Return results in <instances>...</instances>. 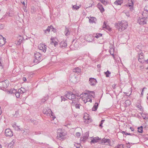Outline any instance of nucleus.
<instances>
[{"label":"nucleus","mask_w":148,"mask_h":148,"mask_svg":"<svg viewBox=\"0 0 148 148\" xmlns=\"http://www.w3.org/2000/svg\"><path fill=\"white\" fill-rule=\"evenodd\" d=\"M127 23L125 21H122L115 24V27L120 32L124 30L127 28Z\"/></svg>","instance_id":"obj_1"},{"label":"nucleus","mask_w":148,"mask_h":148,"mask_svg":"<svg viewBox=\"0 0 148 148\" xmlns=\"http://www.w3.org/2000/svg\"><path fill=\"white\" fill-rule=\"evenodd\" d=\"M34 56L35 59H34L33 62L35 64L38 63L42 60V55L39 52H36L34 53Z\"/></svg>","instance_id":"obj_2"},{"label":"nucleus","mask_w":148,"mask_h":148,"mask_svg":"<svg viewBox=\"0 0 148 148\" xmlns=\"http://www.w3.org/2000/svg\"><path fill=\"white\" fill-rule=\"evenodd\" d=\"M57 136L56 137V139L60 140H63L65 137L64 134L62 132H58Z\"/></svg>","instance_id":"obj_3"},{"label":"nucleus","mask_w":148,"mask_h":148,"mask_svg":"<svg viewBox=\"0 0 148 148\" xmlns=\"http://www.w3.org/2000/svg\"><path fill=\"white\" fill-rule=\"evenodd\" d=\"M42 112L44 114L46 115L48 114H51V116L53 117L52 118H53V119L56 118L53 115V113L50 109H48V110L46 109H44L43 110Z\"/></svg>","instance_id":"obj_4"},{"label":"nucleus","mask_w":148,"mask_h":148,"mask_svg":"<svg viewBox=\"0 0 148 148\" xmlns=\"http://www.w3.org/2000/svg\"><path fill=\"white\" fill-rule=\"evenodd\" d=\"M79 95L77 93H76V94H74L72 92V95H71V99L72 101L73 102H74L73 101H78V99H79Z\"/></svg>","instance_id":"obj_5"},{"label":"nucleus","mask_w":148,"mask_h":148,"mask_svg":"<svg viewBox=\"0 0 148 148\" xmlns=\"http://www.w3.org/2000/svg\"><path fill=\"white\" fill-rule=\"evenodd\" d=\"M8 86V84L6 83L5 81L0 82V88L1 90H5L6 88Z\"/></svg>","instance_id":"obj_6"},{"label":"nucleus","mask_w":148,"mask_h":148,"mask_svg":"<svg viewBox=\"0 0 148 148\" xmlns=\"http://www.w3.org/2000/svg\"><path fill=\"white\" fill-rule=\"evenodd\" d=\"M89 115L87 114H85L84 118L85 119L84 123L86 124H88L90 123L92 121L91 119L89 116Z\"/></svg>","instance_id":"obj_7"},{"label":"nucleus","mask_w":148,"mask_h":148,"mask_svg":"<svg viewBox=\"0 0 148 148\" xmlns=\"http://www.w3.org/2000/svg\"><path fill=\"white\" fill-rule=\"evenodd\" d=\"M5 134L7 136L10 137L13 135L12 132L10 129H7L5 130Z\"/></svg>","instance_id":"obj_8"},{"label":"nucleus","mask_w":148,"mask_h":148,"mask_svg":"<svg viewBox=\"0 0 148 148\" xmlns=\"http://www.w3.org/2000/svg\"><path fill=\"white\" fill-rule=\"evenodd\" d=\"M97 82V81L96 79L92 78H89V83L91 86L95 85Z\"/></svg>","instance_id":"obj_9"},{"label":"nucleus","mask_w":148,"mask_h":148,"mask_svg":"<svg viewBox=\"0 0 148 148\" xmlns=\"http://www.w3.org/2000/svg\"><path fill=\"white\" fill-rule=\"evenodd\" d=\"M6 38L3 37L1 35V36L0 40V47H1L6 42Z\"/></svg>","instance_id":"obj_10"},{"label":"nucleus","mask_w":148,"mask_h":148,"mask_svg":"<svg viewBox=\"0 0 148 148\" xmlns=\"http://www.w3.org/2000/svg\"><path fill=\"white\" fill-rule=\"evenodd\" d=\"M139 24L144 25L146 24L147 21L146 18L143 17H141V18L139 17Z\"/></svg>","instance_id":"obj_11"},{"label":"nucleus","mask_w":148,"mask_h":148,"mask_svg":"<svg viewBox=\"0 0 148 148\" xmlns=\"http://www.w3.org/2000/svg\"><path fill=\"white\" fill-rule=\"evenodd\" d=\"M47 46L44 45H40L38 46V48L40 50L43 51L44 52H45L46 50Z\"/></svg>","instance_id":"obj_12"},{"label":"nucleus","mask_w":148,"mask_h":148,"mask_svg":"<svg viewBox=\"0 0 148 148\" xmlns=\"http://www.w3.org/2000/svg\"><path fill=\"white\" fill-rule=\"evenodd\" d=\"M128 4L127 5V6L131 7L130 8V10L131 11H132L133 10L132 6L133 5V2L134 1V0H130V1H128Z\"/></svg>","instance_id":"obj_13"},{"label":"nucleus","mask_w":148,"mask_h":148,"mask_svg":"<svg viewBox=\"0 0 148 148\" xmlns=\"http://www.w3.org/2000/svg\"><path fill=\"white\" fill-rule=\"evenodd\" d=\"M108 143L110 145L111 144V141L110 139L106 138H103L101 140V143Z\"/></svg>","instance_id":"obj_14"},{"label":"nucleus","mask_w":148,"mask_h":148,"mask_svg":"<svg viewBox=\"0 0 148 148\" xmlns=\"http://www.w3.org/2000/svg\"><path fill=\"white\" fill-rule=\"evenodd\" d=\"M101 139V138H99V137H94L91 140V142L95 143L98 142Z\"/></svg>","instance_id":"obj_15"},{"label":"nucleus","mask_w":148,"mask_h":148,"mask_svg":"<svg viewBox=\"0 0 148 148\" xmlns=\"http://www.w3.org/2000/svg\"><path fill=\"white\" fill-rule=\"evenodd\" d=\"M77 42H75L74 45H71L70 46L71 49H72V50H76L78 47Z\"/></svg>","instance_id":"obj_16"},{"label":"nucleus","mask_w":148,"mask_h":148,"mask_svg":"<svg viewBox=\"0 0 148 148\" xmlns=\"http://www.w3.org/2000/svg\"><path fill=\"white\" fill-rule=\"evenodd\" d=\"M142 17L147 18L148 17V12L147 10H145L142 14Z\"/></svg>","instance_id":"obj_17"},{"label":"nucleus","mask_w":148,"mask_h":148,"mask_svg":"<svg viewBox=\"0 0 148 148\" xmlns=\"http://www.w3.org/2000/svg\"><path fill=\"white\" fill-rule=\"evenodd\" d=\"M89 18V22L90 23H96L97 19L95 17H90Z\"/></svg>","instance_id":"obj_18"},{"label":"nucleus","mask_w":148,"mask_h":148,"mask_svg":"<svg viewBox=\"0 0 148 148\" xmlns=\"http://www.w3.org/2000/svg\"><path fill=\"white\" fill-rule=\"evenodd\" d=\"M71 95H72V92H67V94L65 95L64 96L66 98L70 100L71 99Z\"/></svg>","instance_id":"obj_19"},{"label":"nucleus","mask_w":148,"mask_h":148,"mask_svg":"<svg viewBox=\"0 0 148 148\" xmlns=\"http://www.w3.org/2000/svg\"><path fill=\"white\" fill-rule=\"evenodd\" d=\"M97 7L99 9L101 12L102 13L104 11V10L102 5L100 3H98L97 5Z\"/></svg>","instance_id":"obj_20"},{"label":"nucleus","mask_w":148,"mask_h":148,"mask_svg":"<svg viewBox=\"0 0 148 148\" xmlns=\"http://www.w3.org/2000/svg\"><path fill=\"white\" fill-rule=\"evenodd\" d=\"M67 45V43L65 41H61L60 43V47L61 48H65L66 47Z\"/></svg>","instance_id":"obj_21"},{"label":"nucleus","mask_w":148,"mask_h":148,"mask_svg":"<svg viewBox=\"0 0 148 148\" xmlns=\"http://www.w3.org/2000/svg\"><path fill=\"white\" fill-rule=\"evenodd\" d=\"M87 37V40L89 42H92L94 39V36L92 34L88 35Z\"/></svg>","instance_id":"obj_22"},{"label":"nucleus","mask_w":148,"mask_h":148,"mask_svg":"<svg viewBox=\"0 0 148 148\" xmlns=\"http://www.w3.org/2000/svg\"><path fill=\"white\" fill-rule=\"evenodd\" d=\"M51 29H54V28L53 27L52 25L49 26L46 29L44 30L45 33L46 34L47 31L48 32H49Z\"/></svg>","instance_id":"obj_23"},{"label":"nucleus","mask_w":148,"mask_h":148,"mask_svg":"<svg viewBox=\"0 0 148 148\" xmlns=\"http://www.w3.org/2000/svg\"><path fill=\"white\" fill-rule=\"evenodd\" d=\"M123 3V0H117L114 2V4L116 5H120Z\"/></svg>","instance_id":"obj_24"},{"label":"nucleus","mask_w":148,"mask_h":148,"mask_svg":"<svg viewBox=\"0 0 148 148\" xmlns=\"http://www.w3.org/2000/svg\"><path fill=\"white\" fill-rule=\"evenodd\" d=\"M73 72L78 73L81 72V70L80 68L78 67H76L73 69Z\"/></svg>","instance_id":"obj_25"},{"label":"nucleus","mask_w":148,"mask_h":148,"mask_svg":"<svg viewBox=\"0 0 148 148\" xmlns=\"http://www.w3.org/2000/svg\"><path fill=\"white\" fill-rule=\"evenodd\" d=\"M98 106V103H95V105L92 108V110L94 111H96Z\"/></svg>","instance_id":"obj_26"},{"label":"nucleus","mask_w":148,"mask_h":148,"mask_svg":"<svg viewBox=\"0 0 148 148\" xmlns=\"http://www.w3.org/2000/svg\"><path fill=\"white\" fill-rule=\"evenodd\" d=\"M64 33H65L66 36H68L70 33L69 29L66 27H65V29L64 31Z\"/></svg>","instance_id":"obj_27"},{"label":"nucleus","mask_w":148,"mask_h":148,"mask_svg":"<svg viewBox=\"0 0 148 148\" xmlns=\"http://www.w3.org/2000/svg\"><path fill=\"white\" fill-rule=\"evenodd\" d=\"M16 92V90L14 89H11L10 90L8 91V92L10 94H15Z\"/></svg>","instance_id":"obj_28"},{"label":"nucleus","mask_w":148,"mask_h":148,"mask_svg":"<svg viewBox=\"0 0 148 148\" xmlns=\"http://www.w3.org/2000/svg\"><path fill=\"white\" fill-rule=\"evenodd\" d=\"M18 90V92H20L21 94L25 92L26 90L24 88L21 87L20 89H19Z\"/></svg>","instance_id":"obj_29"},{"label":"nucleus","mask_w":148,"mask_h":148,"mask_svg":"<svg viewBox=\"0 0 148 148\" xmlns=\"http://www.w3.org/2000/svg\"><path fill=\"white\" fill-rule=\"evenodd\" d=\"M126 106H130L131 104V101L129 100H126L125 102Z\"/></svg>","instance_id":"obj_30"},{"label":"nucleus","mask_w":148,"mask_h":148,"mask_svg":"<svg viewBox=\"0 0 148 148\" xmlns=\"http://www.w3.org/2000/svg\"><path fill=\"white\" fill-rule=\"evenodd\" d=\"M114 148H124L123 145V144H118Z\"/></svg>","instance_id":"obj_31"},{"label":"nucleus","mask_w":148,"mask_h":148,"mask_svg":"<svg viewBox=\"0 0 148 148\" xmlns=\"http://www.w3.org/2000/svg\"><path fill=\"white\" fill-rule=\"evenodd\" d=\"M142 113H143V112ZM140 113L141 114L142 116L144 119H147V115H146V114L141 113Z\"/></svg>","instance_id":"obj_32"},{"label":"nucleus","mask_w":148,"mask_h":148,"mask_svg":"<svg viewBox=\"0 0 148 148\" xmlns=\"http://www.w3.org/2000/svg\"><path fill=\"white\" fill-rule=\"evenodd\" d=\"M15 140H13L12 141L9 145L8 146H10L11 148H12L13 145L15 143Z\"/></svg>","instance_id":"obj_33"},{"label":"nucleus","mask_w":148,"mask_h":148,"mask_svg":"<svg viewBox=\"0 0 148 148\" xmlns=\"http://www.w3.org/2000/svg\"><path fill=\"white\" fill-rule=\"evenodd\" d=\"M88 93L90 94L93 98H94L95 97V95L94 92L93 91H88Z\"/></svg>","instance_id":"obj_34"},{"label":"nucleus","mask_w":148,"mask_h":148,"mask_svg":"<svg viewBox=\"0 0 148 148\" xmlns=\"http://www.w3.org/2000/svg\"><path fill=\"white\" fill-rule=\"evenodd\" d=\"M141 51H139V59H142L144 58V56L143 55V53L142 52H141Z\"/></svg>","instance_id":"obj_35"},{"label":"nucleus","mask_w":148,"mask_h":148,"mask_svg":"<svg viewBox=\"0 0 148 148\" xmlns=\"http://www.w3.org/2000/svg\"><path fill=\"white\" fill-rule=\"evenodd\" d=\"M44 132H40L39 131L35 132V134L36 135H39L40 134H43Z\"/></svg>","instance_id":"obj_36"},{"label":"nucleus","mask_w":148,"mask_h":148,"mask_svg":"<svg viewBox=\"0 0 148 148\" xmlns=\"http://www.w3.org/2000/svg\"><path fill=\"white\" fill-rule=\"evenodd\" d=\"M34 125H36L38 124V122L35 120H32L31 119H30L29 120Z\"/></svg>","instance_id":"obj_37"},{"label":"nucleus","mask_w":148,"mask_h":148,"mask_svg":"<svg viewBox=\"0 0 148 148\" xmlns=\"http://www.w3.org/2000/svg\"><path fill=\"white\" fill-rule=\"evenodd\" d=\"M100 1L105 5H106L107 3V2L105 0H100Z\"/></svg>","instance_id":"obj_38"},{"label":"nucleus","mask_w":148,"mask_h":148,"mask_svg":"<svg viewBox=\"0 0 148 148\" xmlns=\"http://www.w3.org/2000/svg\"><path fill=\"white\" fill-rule=\"evenodd\" d=\"M102 35V34L100 33L96 34V36H95V37L98 38L100 37H101Z\"/></svg>","instance_id":"obj_39"},{"label":"nucleus","mask_w":148,"mask_h":148,"mask_svg":"<svg viewBox=\"0 0 148 148\" xmlns=\"http://www.w3.org/2000/svg\"><path fill=\"white\" fill-rule=\"evenodd\" d=\"M111 73L108 70L106 72H105V74L106 75V77H109V75Z\"/></svg>","instance_id":"obj_40"},{"label":"nucleus","mask_w":148,"mask_h":148,"mask_svg":"<svg viewBox=\"0 0 148 148\" xmlns=\"http://www.w3.org/2000/svg\"><path fill=\"white\" fill-rule=\"evenodd\" d=\"M20 93H21L20 92H18V91L17 92H16V93H15V95L17 98H19V97L20 96Z\"/></svg>","instance_id":"obj_41"},{"label":"nucleus","mask_w":148,"mask_h":148,"mask_svg":"<svg viewBox=\"0 0 148 148\" xmlns=\"http://www.w3.org/2000/svg\"><path fill=\"white\" fill-rule=\"evenodd\" d=\"M23 40H24V39L22 37H21L20 39H19L18 42V45H20L21 44V42H22Z\"/></svg>","instance_id":"obj_42"},{"label":"nucleus","mask_w":148,"mask_h":148,"mask_svg":"<svg viewBox=\"0 0 148 148\" xmlns=\"http://www.w3.org/2000/svg\"><path fill=\"white\" fill-rule=\"evenodd\" d=\"M51 42L50 44L51 45H53V43H54V42H56L54 40V38H51Z\"/></svg>","instance_id":"obj_43"},{"label":"nucleus","mask_w":148,"mask_h":148,"mask_svg":"<svg viewBox=\"0 0 148 148\" xmlns=\"http://www.w3.org/2000/svg\"><path fill=\"white\" fill-rule=\"evenodd\" d=\"M72 8L76 10H77L79 8V6H77L76 5H74L73 6Z\"/></svg>","instance_id":"obj_44"},{"label":"nucleus","mask_w":148,"mask_h":148,"mask_svg":"<svg viewBox=\"0 0 148 148\" xmlns=\"http://www.w3.org/2000/svg\"><path fill=\"white\" fill-rule=\"evenodd\" d=\"M143 127L142 126L139 127V133H142L143 132Z\"/></svg>","instance_id":"obj_45"},{"label":"nucleus","mask_w":148,"mask_h":148,"mask_svg":"<svg viewBox=\"0 0 148 148\" xmlns=\"http://www.w3.org/2000/svg\"><path fill=\"white\" fill-rule=\"evenodd\" d=\"M89 136V134L88 133H86L85 134V136H84V137L85 140L87 139Z\"/></svg>","instance_id":"obj_46"},{"label":"nucleus","mask_w":148,"mask_h":148,"mask_svg":"<svg viewBox=\"0 0 148 148\" xmlns=\"http://www.w3.org/2000/svg\"><path fill=\"white\" fill-rule=\"evenodd\" d=\"M15 130L17 131H20L21 130L20 128H19V127L18 126H17L16 127L14 128Z\"/></svg>","instance_id":"obj_47"},{"label":"nucleus","mask_w":148,"mask_h":148,"mask_svg":"<svg viewBox=\"0 0 148 148\" xmlns=\"http://www.w3.org/2000/svg\"><path fill=\"white\" fill-rule=\"evenodd\" d=\"M24 6L23 8V9L24 10V11L25 12H27V9H26V6Z\"/></svg>","instance_id":"obj_48"},{"label":"nucleus","mask_w":148,"mask_h":148,"mask_svg":"<svg viewBox=\"0 0 148 148\" xmlns=\"http://www.w3.org/2000/svg\"><path fill=\"white\" fill-rule=\"evenodd\" d=\"M47 99V97L45 98L44 99L43 98L41 100V102L42 103H44L46 100Z\"/></svg>","instance_id":"obj_49"},{"label":"nucleus","mask_w":148,"mask_h":148,"mask_svg":"<svg viewBox=\"0 0 148 148\" xmlns=\"http://www.w3.org/2000/svg\"><path fill=\"white\" fill-rule=\"evenodd\" d=\"M75 135L77 137H79L80 136V133L79 132H76Z\"/></svg>","instance_id":"obj_50"},{"label":"nucleus","mask_w":148,"mask_h":148,"mask_svg":"<svg viewBox=\"0 0 148 148\" xmlns=\"http://www.w3.org/2000/svg\"><path fill=\"white\" fill-rule=\"evenodd\" d=\"M2 62L1 58L0 57V66L2 67V68H3V65L2 64L1 62Z\"/></svg>","instance_id":"obj_51"},{"label":"nucleus","mask_w":148,"mask_h":148,"mask_svg":"<svg viewBox=\"0 0 148 148\" xmlns=\"http://www.w3.org/2000/svg\"><path fill=\"white\" fill-rule=\"evenodd\" d=\"M61 98L62 101H65V100H66L65 98L64 97L61 96Z\"/></svg>","instance_id":"obj_52"},{"label":"nucleus","mask_w":148,"mask_h":148,"mask_svg":"<svg viewBox=\"0 0 148 148\" xmlns=\"http://www.w3.org/2000/svg\"><path fill=\"white\" fill-rule=\"evenodd\" d=\"M75 107L76 108H79L80 106L78 104H76L75 105Z\"/></svg>","instance_id":"obj_53"},{"label":"nucleus","mask_w":148,"mask_h":148,"mask_svg":"<svg viewBox=\"0 0 148 148\" xmlns=\"http://www.w3.org/2000/svg\"><path fill=\"white\" fill-rule=\"evenodd\" d=\"M3 27L4 26L3 24H0V29H3Z\"/></svg>","instance_id":"obj_54"},{"label":"nucleus","mask_w":148,"mask_h":148,"mask_svg":"<svg viewBox=\"0 0 148 148\" xmlns=\"http://www.w3.org/2000/svg\"><path fill=\"white\" fill-rule=\"evenodd\" d=\"M53 45H54L55 47H56L58 45V42L56 41L54 42V43H53Z\"/></svg>","instance_id":"obj_55"},{"label":"nucleus","mask_w":148,"mask_h":148,"mask_svg":"<svg viewBox=\"0 0 148 148\" xmlns=\"http://www.w3.org/2000/svg\"><path fill=\"white\" fill-rule=\"evenodd\" d=\"M25 133L27 134V135L29 133V131L28 130H27L26 129H25Z\"/></svg>","instance_id":"obj_56"},{"label":"nucleus","mask_w":148,"mask_h":148,"mask_svg":"<svg viewBox=\"0 0 148 148\" xmlns=\"http://www.w3.org/2000/svg\"><path fill=\"white\" fill-rule=\"evenodd\" d=\"M12 126L14 128H15V127H16L17 126V125H16V123H15L14 124H13L12 125Z\"/></svg>","instance_id":"obj_57"},{"label":"nucleus","mask_w":148,"mask_h":148,"mask_svg":"<svg viewBox=\"0 0 148 148\" xmlns=\"http://www.w3.org/2000/svg\"><path fill=\"white\" fill-rule=\"evenodd\" d=\"M139 110L141 111H143V108L141 106L140 107L139 106Z\"/></svg>","instance_id":"obj_58"},{"label":"nucleus","mask_w":148,"mask_h":148,"mask_svg":"<svg viewBox=\"0 0 148 148\" xmlns=\"http://www.w3.org/2000/svg\"><path fill=\"white\" fill-rule=\"evenodd\" d=\"M146 89V88H145V87H144V88H143V90H142V92H141V95H143V92L144 90L145 89Z\"/></svg>","instance_id":"obj_59"},{"label":"nucleus","mask_w":148,"mask_h":148,"mask_svg":"<svg viewBox=\"0 0 148 148\" xmlns=\"http://www.w3.org/2000/svg\"><path fill=\"white\" fill-rule=\"evenodd\" d=\"M25 129L23 130V134L24 135H27V134L25 133Z\"/></svg>","instance_id":"obj_60"},{"label":"nucleus","mask_w":148,"mask_h":148,"mask_svg":"<svg viewBox=\"0 0 148 148\" xmlns=\"http://www.w3.org/2000/svg\"><path fill=\"white\" fill-rule=\"evenodd\" d=\"M80 140H82H82H83V141H84V140H85V138H84V137H82V138H81Z\"/></svg>","instance_id":"obj_61"},{"label":"nucleus","mask_w":148,"mask_h":148,"mask_svg":"<svg viewBox=\"0 0 148 148\" xmlns=\"http://www.w3.org/2000/svg\"><path fill=\"white\" fill-rule=\"evenodd\" d=\"M103 28H107V26L106 24L103 25Z\"/></svg>","instance_id":"obj_62"},{"label":"nucleus","mask_w":148,"mask_h":148,"mask_svg":"<svg viewBox=\"0 0 148 148\" xmlns=\"http://www.w3.org/2000/svg\"><path fill=\"white\" fill-rule=\"evenodd\" d=\"M110 54L111 55H112L113 57L114 56V55L113 52H112H112L111 51H110Z\"/></svg>","instance_id":"obj_63"},{"label":"nucleus","mask_w":148,"mask_h":148,"mask_svg":"<svg viewBox=\"0 0 148 148\" xmlns=\"http://www.w3.org/2000/svg\"><path fill=\"white\" fill-rule=\"evenodd\" d=\"M97 67L98 68H100L101 67V66L100 64H98L97 65Z\"/></svg>","instance_id":"obj_64"}]
</instances>
